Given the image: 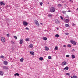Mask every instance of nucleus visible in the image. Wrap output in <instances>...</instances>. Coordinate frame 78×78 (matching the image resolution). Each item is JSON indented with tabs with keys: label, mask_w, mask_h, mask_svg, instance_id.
<instances>
[{
	"label": "nucleus",
	"mask_w": 78,
	"mask_h": 78,
	"mask_svg": "<svg viewBox=\"0 0 78 78\" xmlns=\"http://www.w3.org/2000/svg\"><path fill=\"white\" fill-rule=\"evenodd\" d=\"M73 26H74L75 25V24H73Z\"/></svg>",
	"instance_id": "8fccbe9b"
},
{
	"label": "nucleus",
	"mask_w": 78,
	"mask_h": 78,
	"mask_svg": "<svg viewBox=\"0 0 78 78\" xmlns=\"http://www.w3.org/2000/svg\"><path fill=\"white\" fill-rule=\"evenodd\" d=\"M70 42L73 45H76V42H75V41L72 40H71Z\"/></svg>",
	"instance_id": "39448f33"
},
{
	"label": "nucleus",
	"mask_w": 78,
	"mask_h": 78,
	"mask_svg": "<svg viewBox=\"0 0 78 78\" xmlns=\"http://www.w3.org/2000/svg\"><path fill=\"white\" fill-rule=\"evenodd\" d=\"M11 44H15V41H11Z\"/></svg>",
	"instance_id": "5701e85b"
},
{
	"label": "nucleus",
	"mask_w": 78,
	"mask_h": 78,
	"mask_svg": "<svg viewBox=\"0 0 78 78\" xmlns=\"http://www.w3.org/2000/svg\"><path fill=\"white\" fill-rule=\"evenodd\" d=\"M45 49L46 50H47V51L49 50V48H48V47H47V46L45 47Z\"/></svg>",
	"instance_id": "ddd939ff"
},
{
	"label": "nucleus",
	"mask_w": 78,
	"mask_h": 78,
	"mask_svg": "<svg viewBox=\"0 0 78 78\" xmlns=\"http://www.w3.org/2000/svg\"><path fill=\"white\" fill-rule=\"evenodd\" d=\"M60 18L61 20H63L64 19L63 18V17L62 16H60Z\"/></svg>",
	"instance_id": "4c0bfd02"
},
{
	"label": "nucleus",
	"mask_w": 78,
	"mask_h": 78,
	"mask_svg": "<svg viewBox=\"0 0 78 78\" xmlns=\"http://www.w3.org/2000/svg\"><path fill=\"white\" fill-rule=\"evenodd\" d=\"M72 52H73V51H75V49H73L71 51Z\"/></svg>",
	"instance_id": "ea45409f"
},
{
	"label": "nucleus",
	"mask_w": 78,
	"mask_h": 78,
	"mask_svg": "<svg viewBox=\"0 0 78 78\" xmlns=\"http://www.w3.org/2000/svg\"><path fill=\"white\" fill-rule=\"evenodd\" d=\"M72 58H75V56L74 55L72 54L71 55Z\"/></svg>",
	"instance_id": "2eb2a0df"
},
{
	"label": "nucleus",
	"mask_w": 78,
	"mask_h": 78,
	"mask_svg": "<svg viewBox=\"0 0 78 78\" xmlns=\"http://www.w3.org/2000/svg\"><path fill=\"white\" fill-rule=\"evenodd\" d=\"M25 29H26V30H30V29L28 28V27H26Z\"/></svg>",
	"instance_id": "37998d69"
},
{
	"label": "nucleus",
	"mask_w": 78,
	"mask_h": 78,
	"mask_svg": "<svg viewBox=\"0 0 78 78\" xmlns=\"http://www.w3.org/2000/svg\"><path fill=\"white\" fill-rule=\"evenodd\" d=\"M65 75H68V76H69V75H70V73H66L65 74Z\"/></svg>",
	"instance_id": "473e14b6"
},
{
	"label": "nucleus",
	"mask_w": 78,
	"mask_h": 78,
	"mask_svg": "<svg viewBox=\"0 0 78 78\" xmlns=\"http://www.w3.org/2000/svg\"><path fill=\"white\" fill-rule=\"evenodd\" d=\"M0 58H5V56H3V55H1L0 57Z\"/></svg>",
	"instance_id": "2f4dec72"
},
{
	"label": "nucleus",
	"mask_w": 78,
	"mask_h": 78,
	"mask_svg": "<svg viewBox=\"0 0 78 78\" xmlns=\"http://www.w3.org/2000/svg\"><path fill=\"white\" fill-rule=\"evenodd\" d=\"M55 23H56V24H58V23H59V20H56L55 21Z\"/></svg>",
	"instance_id": "f8f14e48"
},
{
	"label": "nucleus",
	"mask_w": 78,
	"mask_h": 78,
	"mask_svg": "<svg viewBox=\"0 0 78 78\" xmlns=\"http://www.w3.org/2000/svg\"><path fill=\"white\" fill-rule=\"evenodd\" d=\"M55 36L56 37H59V35L58 34H57L56 35H55Z\"/></svg>",
	"instance_id": "4be33fe9"
},
{
	"label": "nucleus",
	"mask_w": 78,
	"mask_h": 78,
	"mask_svg": "<svg viewBox=\"0 0 78 78\" xmlns=\"http://www.w3.org/2000/svg\"><path fill=\"white\" fill-rule=\"evenodd\" d=\"M35 23L37 26H39V22L37 20H35Z\"/></svg>",
	"instance_id": "20e7f679"
},
{
	"label": "nucleus",
	"mask_w": 78,
	"mask_h": 78,
	"mask_svg": "<svg viewBox=\"0 0 78 78\" xmlns=\"http://www.w3.org/2000/svg\"><path fill=\"white\" fill-rule=\"evenodd\" d=\"M71 78H77V76H74L73 77H71Z\"/></svg>",
	"instance_id": "412c9836"
},
{
	"label": "nucleus",
	"mask_w": 78,
	"mask_h": 78,
	"mask_svg": "<svg viewBox=\"0 0 78 78\" xmlns=\"http://www.w3.org/2000/svg\"><path fill=\"white\" fill-rule=\"evenodd\" d=\"M55 8L53 7H51L50 9V12H55Z\"/></svg>",
	"instance_id": "f257e3e1"
},
{
	"label": "nucleus",
	"mask_w": 78,
	"mask_h": 78,
	"mask_svg": "<svg viewBox=\"0 0 78 78\" xmlns=\"http://www.w3.org/2000/svg\"><path fill=\"white\" fill-rule=\"evenodd\" d=\"M43 40H44L45 41H46V40H47V38L44 37L43 38Z\"/></svg>",
	"instance_id": "393cba45"
},
{
	"label": "nucleus",
	"mask_w": 78,
	"mask_h": 78,
	"mask_svg": "<svg viewBox=\"0 0 78 78\" xmlns=\"http://www.w3.org/2000/svg\"><path fill=\"white\" fill-rule=\"evenodd\" d=\"M29 48H32L33 47V44H30L29 45Z\"/></svg>",
	"instance_id": "dca6fc26"
},
{
	"label": "nucleus",
	"mask_w": 78,
	"mask_h": 78,
	"mask_svg": "<svg viewBox=\"0 0 78 78\" xmlns=\"http://www.w3.org/2000/svg\"><path fill=\"white\" fill-rule=\"evenodd\" d=\"M61 6H62V5H61V4H60L58 5V7L59 8H60V7H61Z\"/></svg>",
	"instance_id": "bb28decb"
},
{
	"label": "nucleus",
	"mask_w": 78,
	"mask_h": 78,
	"mask_svg": "<svg viewBox=\"0 0 78 78\" xmlns=\"http://www.w3.org/2000/svg\"><path fill=\"white\" fill-rule=\"evenodd\" d=\"M43 4V3H42V2H41V3H40V5H42Z\"/></svg>",
	"instance_id": "79ce46f5"
},
{
	"label": "nucleus",
	"mask_w": 78,
	"mask_h": 78,
	"mask_svg": "<svg viewBox=\"0 0 78 78\" xmlns=\"http://www.w3.org/2000/svg\"><path fill=\"white\" fill-rule=\"evenodd\" d=\"M67 46L68 47H71V45H70V44H68Z\"/></svg>",
	"instance_id": "f704fd0d"
},
{
	"label": "nucleus",
	"mask_w": 78,
	"mask_h": 78,
	"mask_svg": "<svg viewBox=\"0 0 78 78\" xmlns=\"http://www.w3.org/2000/svg\"><path fill=\"white\" fill-rule=\"evenodd\" d=\"M39 59L40 60V61H42L43 60V58L42 57H40L39 58Z\"/></svg>",
	"instance_id": "a878e982"
},
{
	"label": "nucleus",
	"mask_w": 78,
	"mask_h": 78,
	"mask_svg": "<svg viewBox=\"0 0 78 78\" xmlns=\"http://www.w3.org/2000/svg\"><path fill=\"white\" fill-rule=\"evenodd\" d=\"M56 29L58 30H59V28H58V27H57L56 28Z\"/></svg>",
	"instance_id": "49530a36"
},
{
	"label": "nucleus",
	"mask_w": 78,
	"mask_h": 78,
	"mask_svg": "<svg viewBox=\"0 0 78 78\" xmlns=\"http://www.w3.org/2000/svg\"><path fill=\"white\" fill-rule=\"evenodd\" d=\"M65 34H66V35H68V34H69V33H65Z\"/></svg>",
	"instance_id": "58836bf2"
},
{
	"label": "nucleus",
	"mask_w": 78,
	"mask_h": 78,
	"mask_svg": "<svg viewBox=\"0 0 78 78\" xmlns=\"http://www.w3.org/2000/svg\"><path fill=\"white\" fill-rule=\"evenodd\" d=\"M30 54H31L32 55H33V56L34 55V53L33 52H30Z\"/></svg>",
	"instance_id": "a211bd4d"
},
{
	"label": "nucleus",
	"mask_w": 78,
	"mask_h": 78,
	"mask_svg": "<svg viewBox=\"0 0 78 78\" xmlns=\"http://www.w3.org/2000/svg\"><path fill=\"white\" fill-rule=\"evenodd\" d=\"M65 21L66 22V23H68L69 22V20L68 19H66L65 20Z\"/></svg>",
	"instance_id": "6ab92c4d"
},
{
	"label": "nucleus",
	"mask_w": 78,
	"mask_h": 78,
	"mask_svg": "<svg viewBox=\"0 0 78 78\" xmlns=\"http://www.w3.org/2000/svg\"><path fill=\"white\" fill-rule=\"evenodd\" d=\"M1 39L2 42H5V38L4 37H1Z\"/></svg>",
	"instance_id": "f03ea898"
},
{
	"label": "nucleus",
	"mask_w": 78,
	"mask_h": 78,
	"mask_svg": "<svg viewBox=\"0 0 78 78\" xmlns=\"http://www.w3.org/2000/svg\"><path fill=\"white\" fill-rule=\"evenodd\" d=\"M23 23L24 26H27L29 24V23L27 22L26 21H23Z\"/></svg>",
	"instance_id": "7ed1b4c3"
},
{
	"label": "nucleus",
	"mask_w": 78,
	"mask_h": 78,
	"mask_svg": "<svg viewBox=\"0 0 78 78\" xmlns=\"http://www.w3.org/2000/svg\"><path fill=\"white\" fill-rule=\"evenodd\" d=\"M48 17H52V15H48Z\"/></svg>",
	"instance_id": "c85d7f7f"
},
{
	"label": "nucleus",
	"mask_w": 78,
	"mask_h": 78,
	"mask_svg": "<svg viewBox=\"0 0 78 78\" xmlns=\"http://www.w3.org/2000/svg\"><path fill=\"white\" fill-rule=\"evenodd\" d=\"M3 72L2 71H0V75H1V76H3Z\"/></svg>",
	"instance_id": "1a4fd4ad"
},
{
	"label": "nucleus",
	"mask_w": 78,
	"mask_h": 78,
	"mask_svg": "<svg viewBox=\"0 0 78 78\" xmlns=\"http://www.w3.org/2000/svg\"><path fill=\"white\" fill-rule=\"evenodd\" d=\"M63 47H66V45H63Z\"/></svg>",
	"instance_id": "de8ad7c7"
},
{
	"label": "nucleus",
	"mask_w": 78,
	"mask_h": 78,
	"mask_svg": "<svg viewBox=\"0 0 78 78\" xmlns=\"http://www.w3.org/2000/svg\"><path fill=\"white\" fill-rule=\"evenodd\" d=\"M66 58H68V57H70V55H66Z\"/></svg>",
	"instance_id": "c9c22d12"
},
{
	"label": "nucleus",
	"mask_w": 78,
	"mask_h": 78,
	"mask_svg": "<svg viewBox=\"0 0 78 78\" xmlns=\"http://www.w3.org/2000/svg\"><path fill=\"white\" fill-rule=\"evenodd\" d=\"M63 70H69V67L66 66L63 69Z\"/></svg>",
	"instance_id": "9b49d317"
},
{
	"label": "nucleus",
	"mask_w": 78,
	"mask_h": 78,
	"mask_svg": "<svg viewBox=\"0 0 78 78\" xmlns=\"http://www.w3.org/2000/svg\"><path fill=\"white\" fill-rule=\"evenodd\" d=\"M55 48V50H58V49L59 48H58V47L56 46Z\"/></svg>",
	"instance_id": "c756f323"
},
{
	"label": "nucleus",
	"mask_w": 78,
	"mask_h": 78,
	"mask_svg": "<svg viewBox=\"0 0 78 78\" xmlns=\"http://www.w3.org/2000/svg\"><path fill=\"white\" fill-rule=\"evenodd\" d=\"M4 64L7 65L8 64V62L6 61H4Z\"/></svg>",
	"instance_id": "9d476101"
},
{
	"label": "nucleus",
	"mask_w": 78,
	"mask_h": 78,
	"mask_svg": "<svg viewBox=\"0 0 78 78\" xmlns=\"http://www.w3.org/2000/svg\"><path fill=\"white\" fill-rule=\"evenodd\" d=\"M6 35H7V37H9V34H7Z\"/></svg>",
	"instance_id": "a19ab883"
},
{
	"label": "nucleus",
	"mask_w": 78,
	"mask_h": 78,
	"mask_svg": "<svg viewBox=\"0 0 78 78\" xmlns=\"http://www.w3.org/2000/svg\"><path fill=\"white\" fill-rule=\"evenodd\" d=\"M48 59H51V56H49L48 57Z\"/></svg>",
	"instance_id": "e433bc0d"
},
{
	"label": "nucleus",
	"mask_w": 78,
	"mask_h": 78,
	"mask_svg": "<svg viewBox=\"0 0 78 78\" xmlns=\"http://www.w3.org/2000/svg\"><path fill=\"white\" fill-rule=\"evenodd\" d=\"M2 68L4 70H8V68L6 66H3Z\"/></svg>",
	"instance_id": "0eeeda50"
},
{
	"label": "nucleus",
	"mask_w": 78,
	"mask_h": 78,
	"mask_svg": "<svg viewBox=\"0 0 78 78\" xmlns=\"http://www.w3.org/2000/svg\"><path fill=\"white\" fill-rule=\"evenodd\" d=\"M70 0L71 2L72 1V0Z\"/></svg>",
	"instance_id": "3c124183"
},
{
	"label": "nucleus",
	"mask_w": 78,
	"mask_h": 78,
	"mask_svg": "<svg viewBox=\"0 0 78 78\" xmlns=\"http://www.w3.org/2000/svg\"><path fill=\"white\" fill-rule=\"evenodd\" d=\"M26 41H29V38H26Z\"/></svg>",
	"instance_id": "72a5a7b5"
},
{
	"label": "nucleus",
	"mask_w": 78,
	"mask_h": 78,
	"mask_svg": "<svg viewBox=\"0 0 78 78\" xmlns=\"http://www.w3.org/2000/svg\"><path fill=\"white\" fill-rule=\"evenodd\" d=\"M23 39L21 40L20 41V44H23Z\"/></svg>",
	"instance_id": "4468645a"
},
{
	"label": "nucleus",
	"mask_w": 78,
	"mask_h": 78,
	"mask_svg": "<svg viewBox=\"0 0 78 78\" xmlns=\"http://www.w3.org/2000/svg\"><path fill=\"white\" fill-rule=\"evenodd\" d=\"M0 5H3V6H5V4L3 3V2H2V1H1L0 2Z\"/></svg>",
	"instance_id": "6e6552de"
},
{
	"label": "nucleus",
	"mask_w": 78,
	"mask_h": 78,
	"mask_svg": "<svg viewBox=\"0 0 78 78\" xmlns=\"http://www.w3.org/2000/svg\"><path fill=\"white\" fill-rule=\"evenodd\" d=\"M71 12V11H70V10H68V12Z\"/></svg>",
	"instance_id": "c03bdc74"
},
{
	"label": "nucleus",
	"mask_w": 78,
	"mask_h": 78,
	"mask_svg": "<svg viewBox=\"0 0 78 78\" xmlns=\"http://www.w3.org/2000/svg\"><path fill=\"white\" fill-rule=\"evenodd\" d=\"M66 12H67L66 11H63L62 13L63 14H65V13H66Z\"/></svg>",
	"instance_id": "cd10ccee"
},
{
	"label": "nucleus",
	"mask_w": 78,
	"mask_h": 78,
	"mask_svg": "<svg viewBox=\"0 0 78 78\" xmlns=\"http://www.w3.org/2000/svg\"><path fill=\"white\" fill-rule=\"evenodd\" d=\"M40 24L41 25H42L43 24L42 23H40Z\"/></svg>",
	"instance_id": "09e8293b"
},
{
	"label": "nucleus",
	"mask_w": 78,
	"mask_h": 78,
	"mask_svg": "<svg viewBox=\"0 0 78 78\" xmlns=\"http://www.w3.org/2000/svg\"><path fill=\"white\" fill-rule=\"evenodd\" d=\"M12 50H14V48H12Z\"/></svg>",
	"instance_id": "a18cd8bd"
},
{
	"label": "nucleus",
	"mask_w": 78,
	"mask_h": 78,
	"mask_svg": "<svg viewBox=\"0 0 78 78\" xmlns=\"http://www.w3.org/2000/svg\"><path fill=\"white\" fill-rule=\"evenodd\" d=\"M67 64V62L66 61H64L61 63L62 66H64V65H66Z\"/></svg>",
	"instance_id": "423d86ee"
},
{
	"label": "nucleus",
	"mask_w": 78,
	"mask_h": 78,
	"mask_svg": "<svg viewBox=\"0 0 78 78\" xmlns=\"http://www.w3.org/2000/svg\"><path fill=\"white\" fill-rule=\"evenodd\" d=\"M15 76H19V74L18 73H16L14 75Z\"/></svg>",
	"instance_id": "b1692460"
},
{
	"label": "nucleus",
	"mask_w": 78,
	"mask_h": 78,
	"mask_svg": "<svg viewBox=\"0 0 78 78\" xmlns=\"http://www.w3.org/2000/svg\"><path fill=\"white\" fill-rule=\"evenodd\" d=\"M65 26L66 27H69V25L67 24H65Z\"/></svg>",
	"instance_id": "aec40b11"
},
{
	"label": "nucleus",
	"mask_w": 78,
	"mask_h": 78,
	"mask_svg": "<svg viewBox=\"0 0 78 78\" xmlns=\"http://www.w3.org/2000/svg\"><path fill=\"white\" fill-rule=\"evenodd\" d=\"M48 4H49V2H48Z\"/></svg>",
	"instance_id": "603ef678"
},
{
	"label": "nucleus",
	"mask_w": 78,
	"mask_h": 78,
	"mask_svg": "<svg viewBox=\"0 0 78 78\" xmlns=\"http://www.w3.org/2000/svg\"><path fill=\"white\" fill-rule=\"evenodd\" d=\"M14 37L15 39H17V36H14Z\"/></svg>",
	"instance_id": "7c9ffc66"
},
{
	"label": "nucleus",
	"mask_w": 78,
	"mask_h": 78,
	"mask_svg": "<svg viewBox=\"0 0 78 78\" xmlns=\"http://www.w3.org/2000/svg\"><path fill=\"white\" fill-rule=\"evenodd\" d=\"M23 60H24V58H22L20 59V61L21 62H23Z\"/></svg>",
	"instance_id": "f3484780"
}]
</instances>
